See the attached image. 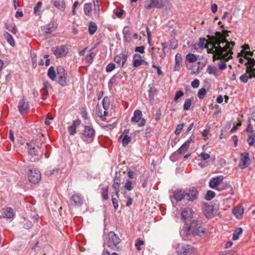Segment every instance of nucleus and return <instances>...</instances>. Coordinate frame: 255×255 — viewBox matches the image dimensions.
Wrapping results in <instances>:
<instances>
[{
	"mask_svg": "<svg viewBox=\"0 0 255 255\" xmlns=\"http://www.w3.org/2000/svg\"><path fill=\"white\" fill-rule=\"evenodd\" d=\"M222 33L216 32L214 36L211 38V41L209 43L215 48L216 54H214L213 59H225L228 61L232 58L233 52L231 50L235 45L234 42H229L227 39H222Z\"/></svg>",
	"mask_w": 255,
	"mask_h": 255,
	"instance_id": "f257e3e1",
	"label": "nucleus"
},
{
	"mask_svg": "<svg viewBox=\"0 0 255 255\" xmlns=\"http://www.w3.org/2000/svg\"><path fill=\"white\" fill-rule=\"evenodd\" d=\"M184 231L186 234L203 237L206 235V229L200 226L199 222L193 220L188 227H184Z\"/></svg>",
	"mask_w": 255,
	"mask_h": 255,
	"instance_id": "f03ea898",
	"label": "nucleus"
},
{
	"mask_svg": "<svg viewBox=\"0 0 255 255\" xmlns=\"http://www.w3.org/2000/svg\"><path fill=\"white\" fill-rule=\"evenodd\" d=\"M175 249L178 255H192L195 252L191 246L185 244H177Z\"/></svg>",
	"mask_w": 255,
	"mask_h": 255,
	"instance_id": "7ed1b4c3",
	"label": "nucleus"
},
{
	"mask_svg": "<svg viewBox=\"0 0 255 255\" xmlns=\"http://www.w3.org/2000/svg\"><path fill=\"white\" fill-rule=\"evenodd\" d=\"M244 58L247 59L248 61L245 63L246 66V72L249 74L250 79L255 78V68L253 66L255 65V59L246 55H243Z\"/></svg>",
	"mask_w": 255,
	"mask_h": 255,
	"instance_id": "20e7f679",
	"label": "nucleus"
},
{
	"mask_svg": "<svg viewBox=\"0 0 255 255\" xmlns=\"http://www.w3.org/2000/svg\"><path fill=\"white\" fill-rule=\"evenodd\" d=\"M66 75L65 69L62 66H59L57 68L56 77H57V82L62 86H65L67 85Z\"/></svg>",
	"mask_w": 255,
	"mask_h": 255,
	"instance_id": "39448f33",
	"label": "nucleus"
},
{
	"mask_svg": "<svg viewBox=\"0 0 255 255\" xmlns=\"http://www.w3.org/2000/svg\"><path fill=\"white\" fill-rule=\"evenodd\" d=\"M131 121L133 123H137L138 127H143L146 123L145 120L142 118V113L139 110H136L134 112Z\"/></svg>",
	"mask_w": 255,
	"mask_h": 255,
	"instance_id": "423d86ee",
	"label": "nucleus"
},
{
	"mask_svg": "<svg viewBox=\"0 0 255 255\" xmlns=\"http://www.w3.org/2000/svg\"><path fill=\"white\" fill-rule=\"evenodd\" d=\"M121 240L119 237L114 232H111L109 234L108 247L112 250L117 248V245L120 242Z\"/></svg>",
	"mask_w": 255,
	"mask_h": 255,
	"instance_id": "0eeeda50",
	"label": "nucleus"
},
{
	"mask_svg": "<svg viewBox=\"0 0 255 255\" xmlns=\"http://www.w3.org/2000/svg\"><path fill=\"white\" fill-rule=\"evenodd\" d=\"M120 173L116 172L114 180V183L112 185V187L114 189V191L112 194H114L115 195L119 198V192H120V186L121 185V178H120Z\"/></svg>",
	"mask_w": 255,
	"mask_h": 255,
	"instance_id": "6e6552de",
	"label": "nucleus"
},
{
	"mask_svg": "<svg viewBox=\"0 0 255 255\" xmlns=\"http://www.w3.org/2000/svg\"><path fill=\"white\" fill-rule=\"evenodd\" d=\"M52 51L57 58L65 56L68 53V49L64 45L53 47Z\"/></svg>",
	"mask_w": 255,
	"mask_h": 255,
	"instance_id": "1a4fd4ad",
	"label": "nucleus"
},
{
	"mask_svg": "<svg viewBox=\"0 0 255 255\" xmlns=\"http://www.w3.org/2000/svg\"><path fill=\"white\" fill-rule=\"evenodd\" d=\"M28 178L31 182L37 183L41 179V173L37 169L30 170L28 174Z\"/></svg>",
	"mask_w": 255,
	"mask_h": 255,
	"instance_id": "9d476101",
	"label": "nucleus"
},
{
	"mask_svg": "<svg viewBox=\"0 0 255 255\" xmlns=\"http://www.w3.org/2000/svg\"><path fill=\"white\" fill-rule=\"evenodd\" d=\"M28 151L29 155L32 156H36L38 154L39 150L38 144L35 141H31L27 144Z\"/></svg>",
	"mask_w": 255,
	"mask_h": 255,
	"instance_id": "9b49d317",
	"label": "nucleus"
},
{
	"mask_svg": "<svg viewBox=\"0 0 255 255\" xmlns=\"http://www.w3.org/2000/svg\"><path fill=\"white\" fill-rule=\"evenodd\" d=\"M18 108L21 115L28 113L29 110L28 102L23 98L19 102Z\"/></svg>",
	"mask_w": 255,
	"mask_h": 255,
	"instance_id": "f8f14e48",
	"label": "nucleus"
},
{
	"mask_svg": "<svg viewBox=\"0 0 255 255\" xmlns=\"http://www.w3.org/2000/svg\"><path fill=\"white\" fill-rule=\"evenodd\" d=\"M203 212L205 216L208 218H212L215 214V210L213 205L205 204L203 208Z\"/></svg>",
	"mask_w": 255,
	"mask_h": 255,
	"instance_id": "ddd939ff",
	"label": "nucleus"
},
{
	"mask_svg": "<svg viewBox=\"0 0 255 255\" xmlns=\"http://www.w3.org/2000/svg\"><path fill=\"white\" fill-rule=\"evenodd\" d=\"M70 201L73 206L80 207L83 204L84 199L80 195L75 194L71 197Z\"/></svg>",
	"mask_w": 255,
	"mask_h": 255,
	"instance_id": "4468645a",
	"label": "nucleus"
},
{
	"mask_svg": "<svg viewBox=\"0 0 255 255\" xmlns=\"http://www.w3.org/2000/svg\"><path fill=\"white\" fill-rule=\"evenodd\" d=\"M198 191L195 187H192L188 192H185V198L188 201H193L197 199Z\"/></svg>",
	"mask_w": 255,
	"mask_h": 255,
	"instance_id": "2eb2a0df",
	"label": "nucleus"
},
{
	"mask_svg": "<svg viewBox=\"0 0 255 255\" xmlns=\"http://www.w3.org/2000/svg\"><path fill=\"white\" fill-rule=\"evenodd\" d=\"M242 156V162L241 164H240V167L241 168L243 169L248 166H249L250 164V158L249 157V154L248 152H244L241 154Z\"/></svg>",
	"mask_w": 255,
	"mask_h": 255,
	"instance_id": "dca6fc26",
	"label": "nucleus"
},
{
	"mask_svg": "<svg viewBox=\"0 0 255 255\" xmlns=\"http://www.w3.org/2000/svg\"><path fill=\"white\" fill-rule=\"evenodd\" d=\"M193 211L190 208H185L181 213V219L184 222H186L187 220L192 217Z\"/></svg>",
	"mask_w": 255,
	"mask_h": 255,
	"instance_id": "f3484780",
	"label": "nucleus"
},
{
	"mask_svg": "<svg viewBox=\"0 0 255 255\" xmlns=\"http://www.w3.org/2000/svg\"><path fill=\"white\" fill-rule=\"evenodd\" d=\"M223 180V177L222 176L213 177L210 180L209 183V186L213 189H216L220 182H222Z\"/></svg>",
	"mask_w": 255,
	"mask_h": 255,
	"instance_id": "a211bd4d",
	"label": "nucleus"
},
{
	"mask_svg": "<svg viewBox=\"0 0 255 255\" xmlns=\"http://www.w3.org/2000/svg\"><path fill=\"white\" fill-rule=\"evenodd\" d=\"M204 66V64L201 62H198L197 64L192 65L191 67V74L197 75L201 71Z\"/></svg>",
	"mask_w": 255,
	"mask_h": 255,
	"instance_id": "6ab92c4d",
	"label": "nucleus"
},
{
	"mask_svg": "<svg viewBox=\"0 0 255 255\" xmlns=\"http://www.w3.org/2000/svg\"><path fill=\"white\" fill-rule=\"evenodd\" d=\"M95 133V131L92 127L88 126H85L83 134L85 137L92 138Z\"/></svg>",
	"mask_w": 255,
	"mask_h": 255,
	"instance_id": "aec40b11",
	"label": "nucleus"
},
{
	"mask_svg": "<svg viewBox=\"0 0 255 255\" xmlns=\"http://www.w3.org/2000/svg\"><path fill=\"white\" fill-rule=\"evenodd\" d=\"M173 197L177 202L185 198V191L182 189H177L173 191Z\"/></svg>",
	"mask_w": 255,
	"mask_h": 255,
	"instance_id": "412c9836",
	"label": "nucleus"
},
{
	"mask_svg": "<svg viewBox=\"0 0 255 255\" xmlns=\"http://www.w3.org/2000/svg\"><path fill=\"white\" fill-rule=\"evenodd\" d=\"M124 41L129 43L131 40L132 34L128 26H125L123 30Z\"/></svg>",
	"mask_w": 255,
	"mask_h": 255,
	"instance_id": "4be33fe9",
	"label": "nucleus"
},
{
	"mask_svg": "<svg viewBox=\"0 0 255 255\" xmlns=\"http://www.w3.org/2000/svg\"><path fill=\"white\" fill-rule=\"evenodd\" d=\"M57 28V24L51 23L43 27V31L47 34H50L55 31Z\"/></svg>",
	"mask_w": 255,
	"mask_h": 255,
	"instance_id": "5701e85b",
	"label": "nucleus"
},
{
	"mask_svg": "<svg viewBox=\"0 0 255 255\" xmlns=\"http://www.w3.org/2000/svg\"><path fill=\"white\" fill-rule=\"evenodd\" d=\"M182 59V56L180 53L176 54L175 57V65L173 69L174 71H179L180 70Z\"/></svg>",
	"mask_w": 255,
	"mask_h": 255,
	"instance_id": "b1692460",
	"label": "nucleus"
},
{
	"mask_svg": "<svg viewBox=\"0 0 255 255\" xmlns=\"http://www.w3.org/2000/svg\"><path fill=\"white\" fill-rule=\"evenodd\" d=\"M80 120L78 119L73 121L72 125L68 128V131L70 135H74L76 133V128L80 124Z\"/></svg>",
	"mask_w": 255,
	"mask_h": 255,
	"instance_id": "393cba45",
	"label": "nucleus"
},
{
	"mask_svg": "<svg viewBox=\"0 0 255 255\" xmlns=\"http://www.w3.org/2000/svg\"><path fill=\"white\" fill-rule=\"evenodd\" d=\"M244 211V209L242 207L240 206L234 208L233 210V213L238 219H241L243 217Z\"/></svg>",
	"mask_w": 255,
	"mask_h": 255,
	"instance_id": "a878e982",
	"label": "nucleus"
},
{
	"mask_svg": "<svg viewBox=\"0 0 255 255\" xmlns=\"http://www.w3.org/2000/svg\"><path fill=\"white\" fill-rule=\"evenodd\" d=\"M94 5V13L97 17H99L100 13L101 1L99 0H93Z\"/></svg>",
	"mask_w": 255,
	"mask_h": 255,
	"instance_id": "bb28decb",
	"label": "nucleus"
},
{
	"mask_svg": "<svg viewBox=\"0 0 255 255\" xmlns=\"http://www.w3.org/2000/svg\"><path fill=\"white\" fill-rule=\"evenodd\" d=\"M92 4L91 3H86L84 6V11L86 15L91 16L92 15Z\"/></svg>",
	"mask_w": 255,
	"mask_h": 255,
	"instance_id": "cd10ccee",
	"label": "nucleus"
},
{
	"mask_svg": "<svg viewBox=\"0 0 255 255\" xmlns=\"http://www.w3.org/2000/svg\"><path fill=\"white\" fill-rule=\"evenodd\" d=\"M53 4L56 7L62 11H64L66 8V4L63 0L61 1H54Z\"/></svg>",
	"mask_w": 255,
	"mask_h": 255,
	"instance_id": "c85d7f7f",
	"label": "nucleus"
},
{
	"mask_svg": "<svg viewBox=\"0 0 255 255\" xmlns=\"http://www.w3.org/2000/svg\"><path fill=\"white\" fill-rule=\"evenodd\" d=\"M4 38L6 39L7 42L12 46H14L15 42L12 35L7 32H4L3 34Z\"/></svg>",
	"mask_w": 255,
	"mask_h": 255,
	"instance_id": "c756f323",
	"label": "nucleus"
},
{
	"mask_svg": "<svg viewBox=\"0 0 255 255\" xmlns=\"http://www.w3.org/2000/svg\"><path fill=\"white\" fill-rule=\"evenodd\" d=\"M120 138L122 140V143L124 146L127 145L131 141V137L127 134L123 135L122 134Z\"/></svg>",
	"mask_w": 255,
	"mask_h": 255,
	"instance_id": "7c9ffc66",
	"label": "nucleus"
},
{
	"mask_svg": "<svg viewBox=\"0 0 255 255\" xmlns=\"http://www.w3.org/2000/svg\"><path fill=\"white\" fill-rule=\"evenodd\" d=\"M47 75L50 79L54 81L56 77V72L53 66L50 67L47 72Z\"/></svg>",
	"mask_w": 255,
	"mask_h": 255,
	"instance_id": "2f4dec72",
	"label": "nucleus"
},
{
	"mask_svg": "<svg viewBox=\"0 0 255 255\" xmlns=\"http://www.w3.org/2000/svg\"><path fill=\"white\" fill-rule=\"evenodd\" d=\"M189 148V147L187 146L186 144L183 143L180 148L176 151L173 154L176 155V154H184L187 150V149Z\"/></svg>",
	"mask_w": 255,
	"mask_h": 255,
	"instance_id": "473e14b6",
	"label": "nucleus"
},
{
	"mask_svg": "<svg viewBox=\"0 0 255 255\" xmlns=\"http://www.w3.org/2000/svg\"><path fill=\"white\" fill-rule=\"evenodd\" d=\"M5 28L8 30L9 31L15 33L16 32V28L15 26V24L13 23H5Z\"/></svg>",
	"mask_w": 255,
	"mask_h": 255,
	"instance_id": "72a5a7b5",
	"label": "nucleus"
},
{
	"mask_svg": "<svg viewBox=\"0 0 255 255\" xmlns=\"http://www.w3.org/2000/svg\"><path fill=\"white\" fill-rule=\"evenodd\" d=\"M14 216L13 210L11 208H7L3 213V217L6 218H12Z\"/></svg>",
	"mask_w": 255,
	"mask_h": 255,
	"instance_id": "f704fd0d",
	"label": "nucleus"
},
{
	"mask_svg": "<svg viewBox=\"0 0 255 255\" xmlns=\"http://www.w3.org/2000/svg\"><path fill=\"white\" fill-rule=\"evenodd\" d=\"M89 32L90 34L93 35L97 30V26L94 22L91 21L89 25Z\"/></svg>",
	"mask_w": 255,
	"mask_h": 255,
	"instance_id": "c9c22d12",
	"label": "nucleus"
},
{
	"mask_svg": "<svg viewBox=\"0 0 255 255\" xmlns=\"http://www.w3.org/2000/svg\"><path fill=\"white\" fill-rule=\"evenodd\" d=\"M129 55V51L127 49H125L122 51V53L121 54L122 56V67H123L125 63L126 62L128 57Z\"/></svg>",
	"mask_w": 255,
	"mask_h": 255,
	"instance_id": "e433bc0d",
	"label": "nucleus"
},
{
	"mask_svg": "<svg viewBox=\"0 0 255 255\" xmlns=\"http://www.w3.org/2000/svg\"><path fill=\"white\" fill-rule=\"evenodd\" d=\"M247 141L250 146L254 144L255 143V130L252 133H249Z\"/></svg>",
	"mask_w": 255,
	"mask_h": 255,
	"instance_id": "4c0bfd02",
	"label": "nucleus"
},
{
	"mask_svg": "<svg viewBox=\"0 0 255 255\" xmlns=\"http://www.w3.org/2000/svg\"><path fill=\"white\" fill-rule=\"evenodd\" d=\"M243 233V229L241 228H237L233 234L232 239L234 241H236L239 239V236Z\"/></svg>",
	"mask_w": 255,
	"mask_h": 255,
	"instance_id": "58836bf2",
	"label": "nucleus"
},
{
	"mask_svg": "<svg viewBox=\"0 0 255 255\" xmlns=\"http://www.w3.org/2000/svg\"><path fill=\"white\" fill-rule=\"evenodd\" d=\"M101 195L103 199L107 200L108 199L109 186L103 187L101 189Z\"/></svg>",
	"mask_w": 255,
	"mask_h": 255,
	"instance_id": "ea45409f",
	"label": "nucleus"
},
{
	"mask_svg": "<svg viewBox=\"0 0 255 255\" xmlns=\"http://www.w3.org/2000/svg\"><path fill=\"white\" fill-rule=\"evenodd\" d=\"M110 100L108 97H105L102 101L103 107L104 110H108L110 106Z\"/></svg>",
	"mask_w": 255,
	"mask_h": 255,
	"instance_id": "a19ab883",
	"label": "nucleus"
},
{
	"mask_svg": "<svg viewBox=\"0 0 255 255\" xmlns=\"http://www.w3.org/2000/svg\"><path fill=\"white\" fill-rule=\"evenodd\" d=\"M197 56L192 53H189L186 56V60L190 63H193L197 60Z\"/></svg>",
	"mask_w": 255,
	"mask_h": 255,
	"instance_id": "79ce46f5",
	"label": "nucleus"
},
{
	"mask_svg": "<svg viewBox=\"0 0 255 255\" xmlns=\"http://www.w3.org/2000/svg\"><path fill=\"white\" fill-rule=\"evenodd\" d=\"M153 1L156 8H161L165 4L167 0H153Z\"/></svg>",
	"mask_w": 255,
	"mask_h": 255,
	"instance_id": "37998d69",
	"label": "nucleus"
},
{
	"mask_svg": "<svg viewBox=\"0 0 255 255\" xmlns=\"http://www.w3.org/2000/svg\"><path fill=\"white\" fill-rule=\"evenodd\" d=\"M217 71V68L214 66L209 65L207 68V72L210 75L213 74L216 76Z\"/></svg>",
	"mask_w": 255,
	"mask_h": 255,
	"instance_id": "c03bdc74",
	"label": "nucleus"
},
{
	"mask_svg": "<svg viewBox=\"0 0 255 255\" xmlns=\"http://www.w3.org/2000/svg\"><path fill=\"white\" fill-rule=\"evenodd\" d=\"M230 187H231V186L230 185L223 183L222 181V182H220L219 184L218 185V186H217V187L216 188V189L218 191H222V190L227 189Z\"/></svg>",
	"mask_w": 255,
	"mask_h": 255,
	"instance_id": "a18cd8bd",
	"label": "nucleus"
},
{
	"mask_svg": "<svg viewBox=\"0 0 255 255\" xmlns=\"http://www.w3.org/2000/svg\"><path fill=\"white\" fill-rule=\"evenodd\" d=\"M42 2L39 1L37 3L35 6L34 8V14L36 15H39L40 14V9L42 7Z\"/></svg>",
	"mask_w": 255,
	"mask_h": 255,
	"instance_id": "49530a36",
	"label": "nucleus"
},
{
	"mask_svg": "<svg viewBox=\"0 0 255 255\" xmlns=\"http://www.w3.org/2000/svg\"><path fill=\"white\" fill-rule=\"evenodd\" d=\"M98 109H99V107L97 106L96 109L97 114L98 115V116L99 117H100V118L102 121H106V117L107 116V115L108 114V110H104V115H102V113H100H100H98Z\"/></svg>",
	"mask_w": 255,
	"mask_h": 255,
	"instance_id": "de8ad7c7",
	"label": "nucleus"
},
{
	"mask_svg": "<svg viewBox=\"0 0 255 255\" xmlns=\"http://www.w3.org/2000/svg\"><path fill=\"white\" fill-rule=\"evenodd\" d=\"M216 195L215 193L211 190H209L207 192V193L205 196V198L207 201H210L215 197Z\"/></svg>",
	"mask_w": 255,
	"mask_h": 255,
	"instance_id": "09e8293b",
	"label": "nucleus"
},
{
	"mask_svg": "<svg viewBox=\"0 0 255 255\" xmlns=\"http://www.w3.org/2000/svg\"><path fill=\"white\" fill-rule=\"evenodd\" d=\"M207 40L204 37H201L199 39V41L198 43V46L201 48H205V46H207L208 45L206 44L207 42Z\"/></svg>",
	"mask_w": 255,
	"mask_h": 255,
	"instance_id": "8fccbe9b",
	"label": "nucleus"
},
{
	"mask_svg": "<svg viewBox=\"0 0 255 255\" xmlns=\"http://www.w3.org/2000/svg\"><path fill=\"white\" fill-rule=\"evenodd\" d=\"M96 54L92 52L90 54H88L86 57V61L88 63H92L93 61V59L94 57L95 56Z\"/></svg>",
	"mask_w": 255,
	"mask_h": 255,
	"instance_id": "3c124183",
	"label": "nucleus"
},
{
	"mask_svg": "<svg viewBox=\"0 0 255 255\" xmlns=\"http://www.w3.org/2000/svg\"><path fill=\"white\" fill-rule=\"evenodd\" d=\"M145 6L146 9H150L153 7H155V5L153 0H147L145 1Z\"/></svg>",
	"mask_w": 255,
	"mask_h": 255,
	"instance_id": "603ef678",
	"label": "nucleus"
},
{
	"mask_svg": "<svg viewBox=\"0 0 255 255\" xmlns=\"http://www.w3.org/2000/svg\"><path fill=\"white\" fill-rule=\"evenodd\" d=\"M206 90L205 88H201L198 92L197 96L199 99H203L206 94Z\"/></svg>",
	"mask_w": 255,
	"mask_h": 255,
	"instance_id": "864d4df0",
	"label": "nucleus"
},
{
	"mask_svg": "<svg viewBox=\"0 0 255 255\" xmlns=\"http://www.w3.org/2000/svg\"><path fill=\"white\" fill-rule=\"evenodd\" d=\"M192 100L190 99H187L185 100L184 105L183 109L184 110H188L191 105Z\"/></svg>",
	"mask_w": 255,
	"mask_h": 255,
	"instance_id": "5fc2aeb1",
	"label": "nucleus"
},
{
	"mask_svg": "<svg viewBox=\"0 0 255 255\" xmlns=\"http://www.w3.org/2000/svg\"><path fill=\"white\" fill-rule=\"evenodd\" d=\"M59 170V168H55L52 170H47L45 172V174L49 177L52 175L54 174L55 173H57Z\"/></svg>",
	"mask_w": 255,
	"mask_h": 255,
	"instance_id": "6e6d98bb",
	"label": "nucleus"
},
{
	"mask_svg": "<svg viewBox=\"0 0 255 255\" xmlns=\"http://www.w3.org/2000/svg\"><path fill=\"white\" fill-rule=\"evenodd\" d=\"M250 79L249 78V74L247 72L245 73L244 74L241 75L240 77V80L243 83H247L248 79Z\"/></svg>",
	"mask_w": 255,
	"mask_h": 255,
	"instance_id": "4d7b16f0",
	"label": "nucleus"
},
{
	"mask_svg": "<svg viewBox=\"0 0 255 255\" xmlns=\"http://www.w3.org/2000/svg\"><path fill=\"white\" fill-rule=\"evenodd\" d=\"M124 187L126 190L128 191L131 190L132 189L131 181L130 180H128L125 183Z\"/></svg>",
	"mask_w": 255,
	"mask_h": 255,
	"instance_id": "13d9d810",
	"label": "nucleus"
},
{
	"mask_svg": "<svg viewBox=\"0 0 255 255\" xmlns=\"http://www.w3.org/2000/svg\"><path fill=\"white\" fill-rule=\"evenodd\" d=\"M195 140V136L192 135L190 138L187 140L184 143L189 147L191 143H194Z\"/></svg>",
	"mask_w": 255,
	"mask_h": 255,
	"instance_id": "bf43d9fd",
	"label": "nucleus"
},
{
	"mask_svg": "<svg viewBox=\"0 0 255 255\" xmlns=\"http://www.w3.org/2000/svg\"><path fill=\"white\" fill-rule=\"evenodd\" d=\"M114 194H112V203L115 209L117 210L119 207L118 200L117 199L114 197Z\"/></svg>",
	"mask_w": 255,
	"mask_h": 255,
	"instance_id": "052dcab7",
	"label": "nucleus"
},
{
	"mask_svg": "<svg viewBox=\"0 0 255 255\" xmlns=\"http://www.w3.org/2000/svg\"><path fill=\"white\" fill-rule=\"evenodd\" d=\"M115 68V64L114 63H109L107 65L106 68V70L107 72L112 71Z\"/></svg>",
	"mask_w": 255,
	"mask_h": 255,
	"instance_id": "680f3d73",
	"label": "nucleus"
},
{
	"mask_svg": "<svg viewBox=\"0 0 255 255\" xmlns=\"http://www.w3.org/2000/svg\"><path fill=\"white\" fill-rule=\"evenodd\" d=\"M157 90L154 87H150L149 90V97H153L156 94Z\"/></svg>",
	"mask_w": 255,
	"mask_h": 255,
	"instance_id": "e2e57ef3",
	"label": "nucleus"
},
{
	"mask_svg": "<svg viewBox=\"0 0 255 255\" xmlns=\"http://www.w3.org/2000/svg\"><path fill=\"white\" fill-rule=\"evenodd\" d=\"M183 127H184L183 124H181L178 125L176 127V128L175 130V134L176 135H178L180 133L182 129H183Z\"/></svg>",
	"mask_w": 255,
	"mask_h": 255,
	"instance_id": "0e129e2a",
	"label": "nucleus"
},
{
	"mask_svg": "<svg viewBox=\"0 0 255 255\" xmlns=\"http://www.w3.org/2000/svg\"><path fill=\"white\" fill-rule=\"evenodd\" d=\"M219 68L221 70H225L227 67V65L225 61L221 60L218 64Z\"/></svg>",
	"mask_w": 255,
	"mask_h": 255,
	"instance_id": "69168bd1",
	"label": "nucleus"
},
{
	"mask_svg": "<svg viewBox=\"0 0 255 255\" xmlns=\"http://www.w3.org/2000/svg\"><path fill=\"white\" fill-rule=\"evenodd\" d=\"M200 81L198 79H196L191 82V86L193 88H197L199 86Z\"/></svg>",
	"mask_w": 255,
	"mask_h": 255,
	"instance_id": "338daca9",
	"label": "nucleus"
},
{
	"mask_svg": "<svg viewBox=\"0 0 255 255\" xmlns=\"http://www.w3.org/2000/svg\"><path fill=\"white\" fill-rule=\"evenodd\" d=\"M183 95H184V93L182 91H177L175 94V96L174 97V100L175 101L178 100L180 97H181Z\"/></svg>",
	"mask_w": 255,
	"mask_h": 255,
	"instance_id": "774afa93",
	"label": "nucleus"
}]
</instances>
